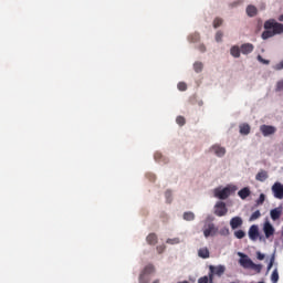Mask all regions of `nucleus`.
<instances>
[{
  "label": "nucleus",
  "mask_w": 283,
  "mask_h": 283,
  "mask_svg": "<svg viewBox=\"0 0 283 283\" xmlns=\"http://www.w3.org/2000/svg\"><path fill=\"white\" fill-rule=\"evenodd\" d=\"M264 30L262 33L263 41L275 36V34H283V24L275 20H268L264 23Z\"/></svg>",
  "instance_id": "nucleus-1"
},
{
  "label": "nucleus",
  "mask_w": 283,
  "mask_h": 283,
  "mask_svg": "<svg viewBox=\"0 0 283 283\" xmlns=\"http://www.w3.org/2000/svg\"><path fill=\"white\" fill-rule=\"evenodd\" d=\"M238 188L235 186L232 187H226L223 189L216 188L214 189V198H219V200H227L231 193L237 191Z\"/></svg>",
  "instance_id": "nucleus-2"
},
{
  "label": "nucleus",
  "mask_w": 283,
  "mask_h": 283,
  "mask_svg": "<svg viewBox=\"0 0 283 283\" xmlns=\"http://www.w3.org/2000/svg\"><path fill=\"white\" fill-rule=\"evenodd\" d=\"M156 273V266L149 263L147 264L139 274V283H149V275Z\"/></svg>",
  "instance_id": "nucleus-3"
},
{
  "label": "nucleus",
  "mask_w": 283,
  "mask_h": 283,
  "mask_svg": "<svg viewBox=\"0 0 283 283\" xmlns=\"http://www.w3.org/2000/svg\"><path fill=\"white\" fill-rule=\"evenodd\" d=\"M227 213H229L227 203H224V201H218L214 206V216H218V218H222L223 216H227Z\"/></svg>",
  "instance_id": "nucleus-4"
},
{
  "label": "nucleus",
  "mask_w": 283,
  "mask_h": 283,
  "mask_svg": "<svg viewBox=\"0 0 283 283\" xmlns=\"http://www.w3.org/2000/svg\"><path fill=\"white\" fill-rule=\"evenodd\" d=\"M218 233V228H216V224L213 222H207L203 226V235L205 238H213Z\"/></svg>",
  "instance_id": "nucleus-5"
},
{
  "label": "nucleus",
  "mask_w": 283,
  "mask_h": 283,
  "mask_svg": "<svg viewBox=\"0 0 283 283\" xmlns=\"http://www.w3.org/2000/svg\"><path fill=\"white\" fill-rule=\"evenodd\" d=\"M263 233H264L266 240H269L270 238H273L275 235V228L273 227V224H271L270 221H265L263 223Z\"/></svg>",
  "instance_id": "nucleus-6"
},
{
  "label": "nucleus",
  "mask_w": 283,
  "mask_h": 283,
  "mask_svg": "<svg viewBox=\"0 0 283 283\" xmlns=\"http://www.w3.org/2000/svg\"><path fill=\"white\" fill-rule=\"evenodd\" d=\"M272 193L277 200H283V185L280 181L272 186Z\"/></svg>",
  "instance_id": "nucleus-7"
},
{
  "label": "nucleus",
  "mask_w": 283,
  "mask_h": 283,
  "mask_svg": "<svg viewBox=\"0 0 283 283\" xmlns=\"http://www.w3.org/2000/svg\"><path fill=\"white\" fill-rule=\"evenodd\" d=\"M239 255H240L239 264L243 269H251V265L253 264V260H251V258H249V255L244 253H239Z\"/></svg>",
  "instance_id": "nucleus-8"
},
{
  "label": "nucleus",
  "mask_w": 283,
  "mask_h": 283,
  "mask_svg": "<svg viewBox=\"0 0 283 283\" xmlns=\"http://www.w3.org/2000/svg\"><path fill=\"white\" fill-rule=\"evenodd\" d=\"M260 132L263 134V136H273L277 132V128L275 126L263 124L260 126Z\"/></svg>",
  "instance_id": "nucleus-9"
},
{
  "label": "nucleus",
  "mask_w": 283,
  "mask_h": 283,
  "mask_svg": "<svg viewBox=\"0 0 283 283\" xmlns=\"http://www.w3.org/2000/svg\"><path fill=\"white\" fill-rule=\"evenodd\" d=\"M248 235L252 242H256L258 238H260V228L256 224L251 226Z\"/></svg>",
  "instance_id": "nucleus-10"
},
{
  "label": "nucleus",
  "mask_w": 283,
  "mask_h": 283,
  "mask_svg": "<svg viewBox=\"0 0 283 283\" xmlns=\"http://www.w3.org/2000/svg\"><path fill=\"white\" fill-rule=\"evenodd\" d=\"M210 151H213V154H216V156H218L219 158H222V156L227 154V149L218 144L213 145L210 148Z\"/></svg>",
  "instance_id": "nucleus-11"
},
{
  "label": "nucleus",
  "mask_w": 283,
  "mask_h": 283,
  "mask_svg": "<svg viewBox=\"0 0 283 283\" xmlns=\"http://www.w3.org/2000/svg\"><path fill=\"white\" fill-rule=\"evenodd\" d=\"M242 224H244V221L240 217H233L230 220V227L233 231H235V229H240Z\"/></svg>",
  "instance_id": "nucleus-12"
},
{
  "label": "nucleus",
  "mask_w": 283,
  "mask_h": 283,
  "mask_svg": "<svg viewBox=\"0 0 283 283\" xmlns=\"http://www.w3.org/2000/svg\"><path fill=\"white\" fill-rule=\"evenodd\" d=\"M209 269L211 273H214V275H218L219 277H221V275H224V271H227V268H224V265H210Z\"/></svg>",
  "instance_id": "nucleus-13"
},
{
  "label": "nucleus",
  "mask_w": 283,
  "mask_h": 283,
  "mask_svg": "<svg viewBox=\"0 0 283 283\" xmlns=\"http://www.w3.org/2000/svg\"><path fill=\"white\" fill-rule=\"evenodd\" d=\"M255 50V46L251 43H244L241 45V53L242 54H251Z\"/></svg>",
  "instance_id": "nucleus-14"
},
{
  "label": "nucleus",
  "mask_w": 283,
  "mask_h": 283,
  "mask_svg": "<svg viewBox=\"0 0 283 283\" xmlns=\"http://www.w3.org/2000/svg\"><path fill=\"white\" fill-rule=\"evenodd\" d=\"M239 129H240V134L242 136H249V134H251V126L249 124H247V123L241 124L239 126Z\"/></svg>",
  "instance_id": "nucleus-15"
},
{
  "label": "nucleus",
  "mask_w": 283,
  "mask_h": 283,
  "mask_svg": "<svg viewBox=\"0 0 283 283\" xmlns=\"http://www.w3.org/2000/svg\"><path fill=\"white\" fill-rule=\"evenodd\" d=\"M270 216L272 218V220H280V218L282 217V208H274L270 211Z\"/></svg>",
  "instance_id": "nucleus-16"
},
{
  "label": "nucleus",
  "mask_w": 283,
  "mask_h": 283,
  "mask_svg": "<svg viewBox=\"0 0 283 283\" xmlns=\"http://www.w3.org/2000/svg\"><path fill=\"white\" fill-rule=\"evenodd\" d=\"M269 178V172L266 170H261L256 174L255 180L259 182H264Z\"/></svg>",
  "instance_id": "nucleus-17"
},
{
  "label": "nucleus",
  "mask_w": 283,
  "mask_h": 283,
  "mask_svg": "<svg viewBox=\"0 0 283 283\" xmlns=\"http://www.w3.org/2000/svg\"><path fill=\"white\" fill-rule=\"evenodd\" d=\"M146 242L153 247L158 244V235H156V233L148 234L146 238Z\"/></svg>",
  "instance_id": "nucleus-18"
},
{
  "label": "nucleus",
  "mask_w": 283,
  "mask_h": 283,
  "mask_svg": "<svg viewBox=\"0 0 283 283\" xmlns=\"http://www.w3.org/2000/svg\"><path fill=\"white\" fill-rule=\"evenodd\" d=\"M238 196L241 198V200H247V198L251 196V190L248 187H245L239 190Z\"/></svg>",
  "instance_id": "nucleus-19"
},
{
  "label": "nucleus",
  "mask_w": 283,
  "mask_h": 283,
  "mask_svg": "<svg viewBox=\"0 0 283 283\" xmlns=\"http://www.w3.org/2000/svg\"><path fill=\"white\" fill-rule=\"evenodd\" d=\"M240 52H242L241 48L238 45H234L230 49V54L234 59H240Z\"/></svg>",
  "instance_id": "nucleus-20"
},
{
  "label": "nucleus",
  "mask_w": 283,
  "mask_h": 283,
  "mask_svg": "<svg viewBox=\"0 0 283 283\" xmlns=\"http://www.w3.org/2000/svg\"><path fill=\"white\" fill-rule=\"evenodd\" d=\"M245 11L248 17H255V14H258V8L253 4L248 6Z\"/></svg>",
  "instance_id": "nucleus-21"
},
{
  "label": "nucleus",
  "mask_w": 283,
  "mask_h": 283,
  "mask_svg": "<svg viewBox=\"0 0 283 283\" xmlns=\"http://www.w3.org/2000/svg\"><path fill=\"white\" fill-rule=\"evenodd\" d=\"M198 255H199V258H202L203 260H207L209 258V255H210L209 249L208 248L199 249Z\"/></svg>",
  "instance_id": "nucleus-22"
},
{
  "label": "nucleus",
  "mask_w": 283,
  "mask_h": 283,
  "mask_svg": "<svg viewBox=\"0 0 283 283\" xmlns=\"http://www.w3.org/2000/svg\"><path fill=\"white\" fill-rule=\"evenodd\" d=\"M184 220H186L187 222H191V221L196 220V214L191 211L185 212Z\"/></svg>",
  "instance_id": "nucleus-23"
},
{
  "label": "nucleus",
  "mask_w": 283,
  "mask_h": 283,
  "mask_svg": "<svg viewBox=\"0 0 283 283\" xmlns=\"http://www.w3.org/2000/svg\"><path fill=\"white\" fill-rule=\"evenodd\" d=\"M234 238H237V240H242L247 238V232H244V230H235Z\"/></svg>",
  "instance_id": "nucleus-24"
},
{
  "label": "nucleus",
  "mask_w": 283,
  "mask_h": 283,
  "mask_svg": "<svg viewBox=\"0 0 283 283\" xmlns=\"http://www.w3.org/2000/svg\"><path fill=\"white\" fill-rule=\"evenodd\" d=\"M188 40L190 41V43H198V41H200V33L190 34Z\"/></svg>",
  "instance_id": "nucleus-25"
},
{
  "label": "nucleus",
  "mask_w": 283,
  "mask_h": 283,
  "mask_svg": "<svg viewBox=\"0 0 283 283\" xmlns=\"http://www.w3.org/2000/svg\"><path fill=\"white\" fill-rule=\"evenodd\" d=\"M250 269H252V271H255V273H262V265L255 264L254 262H252V265H250Z\"/></svg>",
  "instance_id": "nucleus-26"
},
{
  "label": "nucleus",
  "mask_w": 283,
  "mask_h": 283,
  "mask_svg": "<svg viewBox=\"0 0 283 283\" xmlns=\"http://www.w3.org/2000/svg\"><path fill=\"white\" fill-rule=\"evenodd\" d=\"M271 280H272L273 283H277V282H279V280H280V274L277 273V269H275V270L272 272Z\"/></svg>",
  "instance_id": "nucleus-27"
},
{
  "label": "nucleus",
  "mask_w": 283,
  "mask_h": 283,
  "mask_svg": "<svg viewBox=\"0 0 283 283\" xmlns=\"http://www.w3.org/2000/svg\"><path fill=\"white\" fill-rule=\"evenodd\" d=\"M176 123L179 125V127H182L187 123V119H185L182 116H177Z\"/></svg>",
  "instance_id": "nucleus-28"
},
{
  "label": "nucleus",
  "mask_w": 283,
  "mask_h": 283,
  "mask_svg": "<svg viewBox=\"0 0 283 283\" xmlns=\"http://www.w3.org/2000/svg\"><path fill=\"white\" fill-rule=\"evenodd\" d=\"M261 216L262 213L260 212V210H256L251 214L250 221L253 222V220H258Z\"/></svg>",
  "instance_id": "nucleus-29"
},
{
  "label": "nucleus",
  "mask_w": 283,
  "mask_h": 283,
  "mask_svg": "<svg viewBox=\"0 0 283 283\" xmlns=\"http://www.w3.org/2000/svg\"><path fill=\"white\" fill-rule=\"evenodd\" d=\"M202 67H203V65H202L201 62H196V63L193 64V70H195V72H197V73L202 72Z\"/></svg>",
  "instance_id": "nucleus-30"
},
{
  "label": "nucleus",
  "mask_w": 283,
  "mask_h": 283,
  "mask_svg": "<svg viewBox=\"0 0 283 283\" xmlns=\"http://www.w3.org/2000/svg\"><path fill=\"white\" fill-rule=\"evenodd\" d=\"M177 87L179 92H187V83L185 82H179Z\"/></svg>",
  "instance_id": "nucleus-31"
},
{
  "label": "nucleus",
  "mask_w": 283,
  "mask_h": 283,
  "mask_svg": "<svg viewBox=\"0 0 283 283\" xmlns=\"http://www.w3.org/2000/svg\"><path fill=\"white\" fill-rule=\"evenodd\" d=\"M166 244H180L179 238L167 239Z\"/></svg>",
  "instance_id": "nucleus-32"
},
{
  "label": "nucleus",
  "mask_w": 283,
  "mask_h": 283,
  "mask_svg": "<svg viewBox=\"0 0 283 283\" xmlns=\"http://www.w3.org/2000/svg\"><path fill=\"white\" fill-rule=\"evenodd\" d=\"M266 200V196L264 193H261L259 199L256 200V205H264V201Z\"/></svg>",
  "instance_id": "nucleus-33"
},
{
  "label": "nucleus",
  "mask_w": 283,
  "mask_h": 283,
  "mask_svg": "<svg viewBox=\"0 0 283 283\" xmlns=\"http://www.w3.org/2000/svg\"><path fill=\"white\" fill-rule=\"evenodd\" d=\"M220 25H222V19L216 18L213 20V28H220Z\"/></svg>",
  "instance_id": "nucleus-34"
},
{
  "label": "nucleus",
  "mask_w": 283,
  "mask_h": 283,
  "mask_svg": "<svg viewBox=\"0 0 283 283\" xmlns=\"http://www.w3.org/2000/svg\"><path fill=\"white\" fill-rule=\"evenodd\" d=\"M222 36H224V34L222 33V31H218L216 33V42L220 43V41H222Z\"/></svg>",
  "instance_id": "nucleus-35"
},
{
  "label": "nucleus",
  "mask_w": 283,
  "mask_h": 283,
  "mask_svg": "<svg viewBox=\"0 0 283 283\" xmlns=\"http://www.w3.org/2000/svg\"><path fill=\"white\" fill-rule=\"evenodd\" d=\"M258 61L260 62V63H263V65H269V63H270V61L269 60H264L263 57H262V55H258Z\"/></svg>",
  "instance_id": "nucleus-36"
},
{
  "label": "nucleus",
  "mask_w": 283,
  "mask_h": 283,
  "mask_svg": "<svg viewBox=\"0 0 283 283\" xmlns=\"http://www.w3.org/2000/svg\"><path fill=\"white\" fill-rule=\"evenodd\" d=\"M165 197H166L167 202H171V190H167L165 192Z\"/></svg>",
  "instance_id": "nucleus-37"
},
{
  "label": "nucleus",
  "mask_w": 283,
  "mask_h": 283,
  "mask_svg": "<svg viewBox=\"0 0 283 283\" xmlns=\"http://www.w3.org/2000/svg\"><path fill=\"white\" fill-rule=\"evenodd\" d=\"M282 90H283V80L277 82L276 84V92H282Z\"/></svg>",
  "instance_id": "nucleus-38"
},
{
  "label": "nucleus",
  "mask_w": 283,
  "mask_h": 283,
  "mask_svg": "<svg viewBox=\"0 0 283 283\" xmlns=\"http://www.w3.org/2000/svg\"><path fill=\"white\" fill-rule=\"evenodd\" d=\"M198 283H209V276H201V277L198 280Z\"/></svg>",
  "instance_id": "nucleus-39"
},
{
  "label": "nucleus",
  "mask_w": 283,
  "mask_h": 283,
  "mask_svg": "<svg viewBox=\"0 0 283 283\" xmlns=\"http://www.w3.org/2000/svg\"><path fill=\"white\" fill-rule=\"evenodd\" d=\"M157 252L160 253H165V249H167L164 244L163 245H158L157 248Z\"/></svg>",
  "instance_id": "nucleus-40"
},
{
  "label": "nucleus",
  "mask_w": 283,
  "mask_h": 283,
  "mask_svg": "<svg viewBox=\"0 0 283 283\" xmlns=\"http://www.w3.org/2000/svg\"><path fill=\"white\" fill-rule=\"evenodd\" d=\"M221 235H229V228H223L220 230Z\"/></svg>",
  "instance_id": "nucleus-41"
},
{
  "label": "nucleus",
  "mask_w": 283,
  "mask_h": 283,
  "mask_svg": "<svg viewBox=\"0 0 283 283\" xmlns=\"http://www.w3.org/2000/svg\"><path fill=\"white\" fill-rule=\"evenodd\" d=\"M275 262V258H272L271 260H270V263H269V265H268V271H271V269H273V263Z\"/></svg>",
  "instance_id": "nucleus-42"
},
{
  "label": "nucleus",
  "mask_w": 283,
  "mask_h": 283,
  "mask_svg": "<svg viewBox=\"0 0 283 283\" xmlns=\"http://www.w3.org/2000/svg\"><path fill=\"white\" fill-rule=\"evenodd\" d=\"M213 275H216L214 272L210 271L209 276H208V283H213Z\"/></svg>",
  "instance_id": "nucleus-43"
},
{
  "label": "nucleus",
  "mask_w": 283,
  "mask_h": 283,
  "mask_svg": "<svg viewBox=\"0 0 283 283\" xmlns=\"http://www.w3.org/2000/svg\"><path fill=\"white\" fill-rule=\"evenodd\" d=\"M274 70H283V60L274 66Z\"/></svg>",
  "instance_id": "nucleus-44"
},
{
  "label": "nucleus",
  "mask_w": 283,
  "mask_h": 283,
  "mask_svg": "<svg viewBox=\"0 0 283 283\" xmlns=\"http://www.w3.org/2000/svg\"><path fill=\"white\" fill-rule=\"evenodd\" d=\"M198 50L201 51V52H207V46H205V44H200L198 46Z\"/></svg>",
  "instance_id": "nucleus-45"
},
{
  "label": "nucleus",
  "mask_w": 283,
  "mask_h": 283,
  "mask_svg": "<svg viewBox=\"0 0 283 283\" xmlns=\"http://www.w3.org/2000/svg\"><path fill=\"white\" fill-rule=\"evenodd\" d=\"M163 158V155L160 153L155 154V160H160Z\"/></svg>",
  "instance_id": "nucleus-46"
},
{
  "label": "nucleus",
  "mask_w": 283,
  "mask_h": 283,
  "mask_svg": "<svg viewBox=\"0 0 283 283\" xmlns=\"http://www.w3.org/2000/svg\"><path fill=\"white\" fill-rule=\"evenodd\" d=\"M256 258L258 260H264V254H262L261 252H258Z\"/></svg>",
  "instance_id": "nucleus-47"
},
{
  "label": "nucleus",
  "mask_w": 283,
  "mask_h": 283,
  "mask_svg": "<svg viewBox=\"0 0 283 283\" xmlns=\"http://www.w3.org/2000/svg\"><path fill=\"white\" fill-rule=\"evenodd\" d=\"M279 21H283V14L279 17Z\"/></svg>",
  "instance_id": "nucleus-48"
}]
</instances>
